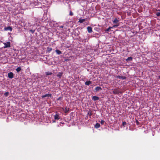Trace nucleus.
<instances>
[{"label": "nucleus", "instance_id": "nucleus-4", "mask_svg": "<svg viewBox=\"0 0 160 160\" xmlns=\"http://www.w3.org/2000/svg\"><path fill=\"white\" fill-rule=\"evenodd\" d=\"M116 78H119L120 79H122V80H125L126 79V77L125 76H116Z\"/></svg>", "mask_w": 160, "mask_h": 160}, {"label": "nucleus", "instance_id": "nucleus-21", "mask_svg": "<svg viewBox=\"0 0 160 160\" xmlns=\"http://www.w3.org/2000/svg\"><path fill=\"white\" fill-rule=\"evenodd\" d=\"M47 51L48 52H50L52 50V48H51L48 47L47 48Z\"/></svg>", "mask_w": 160, "mask_h": 160}, {"label": "nucleus", "instance_id": "nucleus-13", "mask_svg": "<svg viewBox=\"0 0 160 160\" xmlns=\"http://www.w3.org/2000/svg\"><path fill=\"white\" fill-rule=\"evenodd\" d=\"M119 22V20H118L117 18H115L113 21V22L114 24H117Z\"/></svg>", "mask_w": 160, "mask_h": 160}, {"label": "nucleus", "instance_id": "nucleus-28", "mask_svg": "<svg viewBox=\"0 0 160 160\" xmlns=\"http://www.w3.org/2000/svg\"><path fill=\"white\" fill-rule=\"evenodd\" d=\"M73 15V13L71 11H70V13H69V15L70 16H72Z\"/></svg>", "mask_w": 160, "mask_h": 160}, {"label": "nucleus", "instance_id": "nucleus-34", "mask_svg": "<svg viewBox=\"0 0 160 160\" xmlns=\"http://www.w3.org/2000/svg\"><path fill=\"white\" fill-rule=\"evenodd\" d=\"M158 11H160V10H158Z\"/></svg>", "mask_w": 160, "mask_h": 160}, {"label": "nucleus", "instance_id": "nucleus-20", "mask_svg": "<svg viewBox=\"0 0 160 160\" xmlns=\"http://www.w3.org/2000/svg\"><path fill=\"white\" fill-rule=\"evenodd\" d=\"M16 70L17 72H18L21 71V68L20 67H18L16 69Z\"/></svg>", "mask_w": 160, "mask_h": 160}, {"label": "nucleus", "instance_id": "nucleus-12", "mask_svg": "<svg viewBox=\"0 0 160 160\" xmlns=\"http://www.w3.org/2000/svg\"><path fill=\"white\" fill-rule=\"evenodd\" d=\"M63 74V73L61 72H59L58 73L57 75V76L59 78H61Z\"/></svg>", "mask_w": 160, "mask_h": 160}, {"label": "nucleus", "instance_id": "nucleus-30", "mask_svg": "<svg viewBox=\"0 0 160 160\" xmlns=\"http://www.w3.org/2000/svg\"><path fill=\"white\" fill-rule=\"evenodd\" d=\"M119 26V25H115L113 26L112 27H118Z\"/></svg>", "mask_w": 160, "mask_h": 160}, {"label": "nucleus", "instance_id": "nucleus-33", "mask_svg": "<svg viewBox=\"0 0 160 160\" xmlns=\"http://www.w3.org/2000/svg\"><path fill=\"white\" fill-rule=\"evenodd\" d=\"M60 27V28H63V26H61Z\"/></svg>", "mask_w": 160, "mask_h": 160}, {"label": "nucleus", "instance_id": "nucleus-9", "mask_svg": "<svg viewBox=\"0 0 160 160\" xmlns=\"http://www.w3.org/2000/svg\"><path fill=\"white\" fill-rule=\"evenodd\" d=\"M87 30L89 33H91L92 32V28L91 27H88Z\"/></svg>", "mask_w": 160, "mask_h": 160}, {"label": "nucleus", "instance_id": "nucleus-5", "mask_svg": "<svg viewBox=\"0 0 160 160\" xmlns=\"http://www.w3.org/2000/svg\"><path fill=\"white\" fill-rule=\"evenodd\" d=\"M4 30L5 31L9 30L10 31H12V28L10 26H8L7 27H5L4 28Z\"/></svg>", "mask_w": 160, "mask_h": 160}, {"label": "nucleus", "instance_id": "nucleus-7", "mask_svg": "<svg viewBox=\"0 0 160 160\" xmlns=\"http://www.w3.org/2000/svg\"><path fill=\"white\" fill-rule=\"evenodd\" d=\"M52 96V94H46L45 95H42V98H45L47 97H51Z\"/></svg>", "mask_w": 160, "mask_h": 160}, {"label": "nucleus", "instance_id": "nucleus-16", "mask_svg": "<svg viewBox=\"0 0 160 160\" xmlns=\"http://www.w3.org/2000/svg\"><path fill=\"white\" fill-rule=\"evenodd\" d=\"M132 57H128L126 60L127 61H132Z\"/></svg>", "mask_w": 160, "mask_h": 160}, {"label": "nucleus", "instance_id": "nucleus-31", "mask_svg": "<svg viewBox=\"0 0 160 160\" xmlns=\"http://www.w3.org/2000/svg\"><path fill=\"white\" fill-rule=\"evenodd\" d=\"M126 124V122H122V125L124 126Z\"/></svg>", "mask_w": 160, "mask_h": 160}, {"label": "nucleus", "instance_id": "nucleus-26", "mask_svg": "<svg viewBox=\"0 0 160 160\" xmlns=\"http://www.w3.org/2000/svg\"><path fill=\"white\" fill-rule=\"evenodd\" d=\"M113 28L112 27H109L106 30V31H109V30L111 29V28Z\"/></svg>", "mask_w": 160, "mask_h": 160}, {"label": "nucleus", "instance_id": "nucleus-32", "mask_svg": "<svg viewBox=\"0 0 160 160\" xmlns=\"http://www.w3.org/2000/svg\"><path fill=\"white\" fill-rule=\"evenodd\" d=\"M136 120L137 124H138V123H139L138 121L137 120Z\"/></svg>", "mask_w": 160, "mask_h": 160}, {"label": "nucleus", "instance_id": "nucleus-22", "mask_svg": "<svg viewBox=\"0 0 160 160\" xmlns=\"http://www.w3.org/2000/svg\"><path fill=\"white\" fill-rule=\"evenodd\" d=\"M88 115L90 116V117L91 118V116H92V112L91 111H89L88 113Z\"/></svg>", "mask_w": 160, "mask_h": 160}, {"label": "nucleus", "instance_id": "nucleus-24", "mask_svg": "<svg viewBox=\"0 0 160 160\" xmlns=\"http://www.w3.org/2000/svg\"><path fill=\"white\" fill-rule=\"evenodd\" d=\"M156 15L157 17H160V12H157Z\"/></svg>", "mask_w": 160, "mask_h": 160}, {"label": "nucleus", "instance_id": "nucleus-1", "mask_svg": "<svg viewBox=\"0 0 160 160\" xmlns=\"http://www.w3.org/2000/svg\"><path fill=\"white\" fill-rule=\"evenodd\" d=\"M3 44L5 45V46L3 47L4 48H9L11 46V43L10 42L8 41L6 43H4Z\"/></svg>", "mask_w": 160, "mask_h": 160}, {"label": "nucleus", "instance_id": "nucleus-6", "mask_svg": "<svg viewBox=\"0 0 160 160\" xmlns=\"http://www.w3.org/2000/svg\"><path fill=\"white\" fill-rule=\"evenodd\" d=\"M62 109L64 111V112L65 113L67 114L69 110V108H66L65 109H64L63 108H62Z\"/></svg>", "mask_w": 160, "mask_h": 160}, {"label": "nucleus", "instance_id": "nucleus-2", "mask_svg": "<svg viewBox=\"0 0 160 160\" xmlns=\"http://www.w3.org/2000/svg\"><path fill=\"white\" fill-rule=\"evenodd\" d=\"M113 93L114 94H119L121 92L118 89H115L113 90Z\"/></svg>", "mask_w": 160, "mask_h": 160}, {"label": "nucleus", "instance_id": "nucleus-29", "mask_svg": "<svg viewBox=\"0 0 160 160\" xmlns=\"http://www.w3.org/2000/svg\"><path fill=\"white\" fill-rule=\"evenodd\" d=\"M30 31L31 32H32V33H34V32H35V30H31H31H30Z\"/></svg>", "mask_w": 160, "mask_h": 160}, {"label": "nucleus", "instance_id": "nucleus-17", "mask_svg": "<svg viewBox=\"0 0 160 160\" xmlns=\"http://www.w3.org/2000/svg\"><path fill=\"white\" fill-rule=\"evenodd\" d=\"M100 127V124L99 123H97L96 125H95V127L96 128H99Z\"/></svg>", "mask_w": 160, "mask_h": 160}, {"label": "nucleus", "instance_id": "nucleus-10", "mask_svg": "<svg viewBox=\"0 0 160 160\" xmlns=\"http://www.w3.org/2000/svg\"><path fill=\"white\" fill-rule=\"evenodd\" d=\"M102 90V88L101 87H98V86L97 87H96V88L95 89V90L96 92L98 91H99Z\"/></svg>", "mask_w": 160, "mask_h": 160}, {"label": "nucleus", "instance_id": "nucleus-27", "mask_svg": "<svg viewBox=\"0 0 160 160\" xmlns=\"http://www.w3.org/2000/svg\"><path fill=\"white\" fill-rule=\"evenodd\" d=\"M104 122H105L103 120H102L101 122V124L102 125H103V124H104Z\"/></svg>", "mask_w": 160, "mask_h": 160}, {"label": "nucleus", "instance_id": "nucleus-14", "mask_svg": "<svg viewBox=\"0 0 160 160\" xmlns=\"http://www.w3.org/2000/svg\"><path fill=\"white\" fill-rule=\"evenodd\" d=\"M92 83V82L90 81H87L85 82V84L87 85H89L90 84Z\"/></svg>", "mask_w": 160, "mask_h": 160}, {"label": "nucleus", "instance_id": "nucleus-8", "mask_svg": "<svg viewBox=\"0 0 160 160\" xmlns=\"http://www.w3.org/2000/svg\"><path fill=\"white\" fill-rule=\"evenodd\" d=\"M92 99L94 101H97L99 99V98L97 96H94L92 97Z\"/></svg>", "mask_w": 160, "mask_h": 160}, {"label": "nucleus", "instance_id": "nucleus-18", "mask_svg": "<svg viewBox=\"0 0 160 160\" xmlns=\"http://www.w3.org/2000/svg\"><path fill=\"white\" fill-rule=\"evenodd\" d=\"M46 75L48 76L52 74V73L51 72H45Z\"/></svg>", "mask_w": 160, "mask_h": 160}, {"label": "nucleus", "instance_id": "nucleus-15", "mask_svg": "<svg viewBox=\"0 0 160 160\" xmlns=\"http://www.w3.org/2000/svg\"><path fill=\"white\" fill-rule=\"evenodd\" d=\"M55 52L58 55H60L62 53V52L58 49L56 50Z\"/></svg>", "mask_w": 160, "mask_h": 160}, {"label": "nucleus", "instance_id": "nucleus-19", "mask_svg": "<svg viewBox=\"0 0 160 160\" xmlns=\"http://www.w3.org/2000/svg\"><path fill=\"white\" fill-rule=\"evenodd\" d=\"M85 19H80L79 21V22L80 23H82L85 21Z\"/></svg>", "mask_w": 160, "mask_h": 160}, {"label": "nucleus", "instance_id": "nucleus-25", "mask_svg": "<svg viewBox=\"0 0 160 160\" xmlns=\"http://www.w3.org/2000/svg\"><path fill=\"white\" fill-rule=\"evenodd\" d=\"M62 99V97H59L57 99V100H61Z\"/></svg>", "mask_w": 160, "mask_h": 160}, {"label": "nucleus", "instance_id": "nucleus-3", "mask_svg": "<svg viewBox=\"0 0 160 160\" xmlns=\"http://www.w3.org/2000/svg\"><path fill=\"white\" fill-rule=\"evenodd\" d=\"M8 77L11 79H12L14 77V74L12 72H10L8 73Z\"/></svg>", "mask_w": 160, "mask_h": 160}, {"label": "nucleus", "instance_id": "nucleus-11", "mask_svg": "<svg viewBox=\"0 0 160 160\" xmlns=\"http://www.w3.org/2000/svg\"><path fill=\"white\" fill-rule=\"evenodd\" d=\"M60 119V117L58 114H56L54 116V119L55 120H59Z\"/></svg>", "mask_w": 160, "mask_h": 160}, {"label": "nucleus", "instance_id": "nucleus-23", "mask_svg": "<svg viewBox=\"0 0 160 160\" xmlns=\"http://www.w3.org/2000/svg\"><path fill=\"white\" fill-rule=\"evenodd\" d=\"M8 94L9 92H6L4 93V95L6 97H7L8 96Z\"/></svg>", "mask_w": 160, "mask_h": 160}]
</instances>
